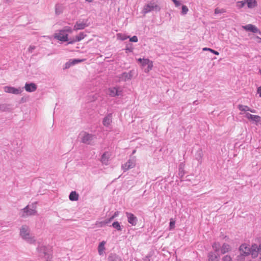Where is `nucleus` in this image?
<instances>
[{"instance_id": "f257e3e1", "label": "nucleus", "mask_w": 261, "mask_h": 261, "mask_svg": "<svg viewBox=\"0 0 261 261\" xmlns=\"http://www.w3.org/2000/svg\"><path fill=\"white\" fill-rule=\"evenodd\" d=\"M20 236L22 239L30 244H33L35 242L34 237L30 233L29 226L23 225L20 228Z\"/></svg>"}, {"instance_id": "f03ea898", "label": "nucleus", "mask_w": 261, "mask_h": 261, "mask_svg": "<svg viewBox=\"0 0 261 261\" xmlns=\"http://www.w3.org/2000/svg\"><path fill=\"white\" fill-rule=\"evenodd\" d=\"M39 255L44 258L46 261H51L52 255L50 248L43 245H39L37 248Z\"/></svg>"}, {"instance_id": "7ed1b4c3", "label": "nucleus", "mask_w": 261, "mask_h": 261, "mask_svg": "<svg viewBox=\"0 0 261 261\" xmlns=\"http://www.w3.org/2000/svg\"><path fill=\"white\" fill-rule=\"evenodd\" d=\"M160 9V6L156 2L151 1L144 6L142 12L143 14H146L151 11L159 12Z\"/></svg>"}, {"instance_id": "20e7f679", "label": "nucleus", "mask_w": 261, "mask_h": 261, "mask_svg": "<svg viewBox=\"0 0 261 261\" xmlns=\"http://www.w3.org/2000/svg\"><path fill=\"white\" fill-rule=\"evenodd\" d=\"M30 205H27L24 208L22 209L20 215L22 217H25L29 216L34 215L36 213V206L34 204L32 205V208H30Z\"/></svg>"}, {"instance_id": "39448f33", "label": "nucleus", "mask_w": 261, "mask_h": 261, "mask_svg": "<svg viewBox=\"0 0 261 261\" xmlns=\"http://www.w3.org/2000/svg\"><path fill=\"white\" fill-rule=\"evenodd\" d=\"M141 66L144 69V72L148 73L153 67V62L148 59H145L142 61V63L141 64Z\"/></svg>"}, {"instance_id": "423d86ee", "label": "nucleus", "mask_w": 261, "mask_h": 261, "mask_svg": "<svg viewBox=\"0 0 261 261\" xmlns=\"http://www.w3.org/2000/svg\"><path fill=\"white\" fill-rule=\"evenodd\" d=\"M108 93L111 97L122 95V89L120 87L110 88L108 89Z\"/></svg>"}, {"instance_id": "0eeeda50", "label": "nucleus", "mask_w": 261, "mask_h": 261, "mask_svg": "<svg viewBox=\"0 0 261 261\" xmlns=\"http://www.w3.org/2000/svg\"><path fill=\"white\" fill-rule=\"evenodd\" d=\"M244 117L255 123L256 125L261 122V117L258 115H252L249 113H245Z\"/></svg>"}, {"instance_id": "6e6552de", "label": "nucleus", "mask_w": 261, "mask_h": 261, "mask_svg": "<svg viewBox=\"0 0 261 261\" xmlns=\"http://www.w3.org/2000/svg\"><path fill=\"white\" fill-rule=\"evenodd\" d=\"M4 90L6 93L18 95L23 91V88L19 87L16 88L11 86H5L4 88Z\"/></svg>"}, {"instance_id": "1a4fd4ad", "label": "nucleus", "mask_w": 261, "mask_h": 261, "mask_svg": "<svg viewBox=\"0 0 261 261\" xmlns=\"http://www.w3.org/2000/svg\"><path fill=\"white\" fill-rule=\"evenodd\" d=\"M136 165V159L134 157L130 159L128 161L123 164L121 166L122 169L124 171H126L130 169L134 168Z\"/></svg>"}, {"instance_id": "9d476101", "label": "nucleus", "mask_w": 261, "mask_h": 261, "mask_svg": "<svg viewBox=\"0 0 261 261\" xmlns=\"http://www.w3.org/2000/svg\"><path fill=\"white\" fill-rule=\"evenodd\" d=\"M55 38L62 42L68 41V35L64 32L62 30L54 35Z\"/></svg>"}, {"instance_id": "9b49d317", "label": "nucleus", "mask_w": 261, "mask_h": 261, "mask_svg": "<svg viewBox=\"0 0 261 261\" xmlns=\"http://www.w3.org/2000/svg\"><path fill=\"white\" fill-rule=\"evenodd\" d=\"M125 215L127 218V221L132 226L136 225L138 219L133 214L126 212Z\"/></svg>"}, {"instance_id": "f8f14e48", "label": "nucleus", "mask_w": 261, "mask_h": 261, "mask_svg": "<svg viewBox=\"0 0 261 261\" xmlns=\"http://www.w3.org/2000/svg\"><path fill=\"white\" fill-rule=\"evenodd\" d=\"M242 28L247 31H250L254 33H258L260 35H261V32L259 31V30L254 25L252 24H248L245 25H243Z\"/></svg>"}, {"instance_id": "ddd939ff", "label": "nucleus", "mask_w": 261, "mask_h": 261, "mask_svg": "<svg viewBox=\"0 0 261 261\" xmlns=\"http://www.w3.org/2000/svg\"><path fill=\"white\" fill-rule=\"evenodd\" d=\"M251 248L246 244H242L240 247L241 256H245L250 254Z\"/></svg>"}, {"instance_id": "4468645a", "label": "nucleus", "mask_w": 261, "mask_h": 261, "mask_svg": "<svg viewBox=\"0 0 261 261\" xmlns=\"http://www.w3.org/2000/svg\"><path fill=\"white\" fill-rule=\"evenodd\" d=\"M80 135L82 136V142L88 144H90L93 138V136L92 135L86 133L85 132L81 134Z\"/></svg>"}, {"instance_id": "2eb2a0df", "label": "nucleus", "mask_w": 261, "mask_h": 261, "mask_svg": "<svg viewBox=\"0 0 261 261\" xmlns=\"http://www.w3.org/2000/svg\"><path fill=\"white\" fill-rule=\"evenodd\" d=\"M88 26V24L86 23V21H77L76 22L75 24L73 27V30L77 31L80 30H83L86 27Z\"/></svg>"}, {"instance_id": "dca6fc26", "label": "nucleus", "mask_w": 261, "mask_h": 261, "mask_svg": "<svg viewBox=\"0 0 261 261\" xmlns=\"http://www.w3.org/2000/svg\"><path fill=\"white\" fill-rule=\"evenodd\" d=\"M24 88L27 92H33L36 90L37 87L35 83H26Z\"/></svg>"}, {"instance_id": "f3484780", "label": "nucleus", "mask_w": 261, "mask_h": 261, "mask_svg": "<svg viewBox=\"0 0 261 261\" xmlns=\"http://www.w3.org/2000/svg\"><path fill=\"white\" fill-rule=\"evenodd\" d=\"M203 155V152L201 149H199L195 153V158L200 165L202 164Z\"/></svg>"}, {"instance_id": "a211bd4d", "label": "nucleus", "mask_w": 261, "mask_h": 261, "mask_svg": "<svg viewBox=\"0 0 261 261\" xmlns=\"http://www.w3.org/2000/svg\"><path fill=\"white\" fill-rule=\"evenodd\" d=\"M112 114H108L103 119V125L106 127H109L112 122Z\"/></svg>"}, {"instance_id": "6ab92c4d", "label": "nucleus", "mask_w": 261, "mask_h": 261, "mask_svg": "<svg viewBox=\"0 0 261 261\" xmlns=\"http://www.w3.org/2000/svg\"><path fill=\"white\" fill-rule=\"evenodd\" d=\"M257 249V245L256 244H253L252 245L250 254L251 255L252 258H255L258 256L259 252Z\"/></svg>"}, {"instance_id": "aec40b11", "label": "nucleus", "mask_w": 261, "mask_h": 261, "mask_svg": "<svg viewBox=\"0 0 261 261\" xmlns=\"http://www.w3.org/2000/svg\"><path fill=\"white\" fill-rule=\"evenodd\" d=\"M110 157V153L108 152H105L101 158V163L106 165H108Z\"/></svg>"}, {"instance_id": "412c9836", "label": "nucleus", "mask_w": 261, "mask_h": 261, "mask_svg": "<svg viewBox=\"0 0 261 261\" xmlns=\"http://www.w3.org/2000/svg\"><path fill=\"white\" fill-rule=\"evenodd\" d=\"M238 109L241 111L240 114L244 116L245 113H248V112L250 110V107L247 106L239 105L238 106Z\"/></svg>"}, {"instance_id": "4be33fe9", "label": "nucleus", "mask_w": 261, "mask_h": 261, "mask_svg": "<svg viewBox=\"0 0 261 261\" xmlns=\"http://www.w3.org/2000/svg\"><path fill=\"white\" fill-rule=\"evenodd\" d=\"M132 76V71H130L128 72H124L122 73L120 77L121 80L126 81L131 79Z\"/></svg>"}, {"instance_id": "5701e85b", "label": "nucleus", "mask_w": 261, "mask_h": 261, "mask_svg": "<svg viewBox=\"0 0 261 261\" xmlns=\"http://www.w3.org/2000/svg\"><path fill=\"white\" fill-rule=\"evenodd\" d=\"M230 246L226 243H224L221 247V253L222 254H225L230 250Z\"/></svg>"}, {"instance_id": "b1692460", "label": "nucleus", "mask_w": 261, "mask_h": 261, "mask_svg": "<svg viewBox=\"0 0 261 261\" xmlns=\"http://www.w3.org/2000/svg\"><path fill=\"white\" fill-rule=\"evenodd\" d=\"M246 4L249 9H253L257 6V2L256 0H245Z\"/></svg>"}, {"instance_id": "393cba45", "label": "nucleus", "mask_w": 261, "mask_h": 261, "mask_svg": "<svg viewBox=\"0 0 261 261\" xmlns=\"http://www.w3.org/2000/svg\"><path fill=\"white\" fill-rule=\"evenodd\" d=\"M109 261H122L121 257L116 254H111L108 257Z\"/></svg>"}, {"instance_id": "a878e982", "label": "nucleus", "mask_w": 261, "mask_h": 261, "mask_svg": "<svg viewBox=\"0 0 261 261\" xmlns=\"http://www.w3.org/2000/svg\"><path fill=\"white\" fill-rule=\"evenodd\" d=\"M106 244V242L103 241L101 242L98 246V251L99 254V255L103 254L104 251L105 250V245Z\"/></svg>"}, {"instance_id": "bb28decb", "label": "nucleus", "mask_w": 261, "mask_h": 261, "mask_svg": "<svg viewBox=\"0 0 261 261\" xmlns=\"http://www.w3.org/2000/svg\"><path fill=\"white\" fill-rule=\"evenodd\" d=\"M69 198L71 201H77L79 199V194L75 191H72L69 196Z\"/></svg>"}, {"instance_id": "cd10ccee", "label": "nucleus", "mask_w": 261, "mask_h": 261, "mask_svg": "<svg viewBox=\"0 0 261 261\" xmlns=\"http://www.w3.org/2000/svg\"><path fill=\"white\" fill-rule=\"evenodd\" d=\"M209 261H218L219 256L213 252H210L208 254Z\"/></svg>"}, {"instance_id": "c85d7f7f", "label": "nucleus", "mask_w": 261, "mask_h": 261, "mask_svg": "<svg viewBox=\"0 0 261 261\" xmlns=\"http://www.w3.org/2000/svg\"><path fill=\"white\" fill-rule=\"evenodd\" d=\"M185 164L182 163H180L178 167V175L182 177L185 174L184 172Z\"/></svg>"}, {"instance_id": "c756f323", "label": "nucleus", "mask_w": 261, "mask_h": 261, "mask_svg": "<svg viewBox=\"0 0 261 261\" xmlns=\"http://www.w3.org/2000/svg\"><path fill=\"white\" fill-rule=\"evenodd\" d=\"M212 247L214 250L215 252L217 253L219 251L220 249H221V244L219 242H215L213 243L212 245Z\"/></svg>"}, {"instance_id": "7c9ffc66", "label": "nucleus", "mask_w": 261, "mask_h": 261, "mask_svg": "<svg viewBox=\"0 0 261 261\" xmlns=\"http://www.w3.org/2000/svg\"><path fill=\"white\" fill-rule=\"evenodd\" d=\"M112 226L118 231H121L122 230L120 223L118 221L114 222L112 224Z\"/></svg>"}, {"instance_id": "2f4dec72", "label": "nucleus", "mask_w": 261, "mask_h": 261, "mask_svg": "<svg viewBox=\"0 0 261 261\" xmlns=\"http://www.w3.org/2000/svg\"><path fill=\"white\" fill-rule=\"evenodd\" d=\"M86 36V35L84 33L81 32L78 35H76L75 37L76 38V40L77 42H80L82 40H83Z\"/></svg>"}, {"instance_id": "473e14b6", "label": "nucleus", "mask_w": 261, "mask_h": 261, "mask_svg": "<svg viewBox=\"0 0 261 261\" xmlns=\"http://www.w3.org/2000/svg\"><path fill=\"white\" fill-rule=\"evenodd\" d=\"M62 12V7L60 4H57L55 7V13L57 15H59Z\"/></svg>"}, {"instance_id": "72a5a7b5", "label": "nucleus", "mask_w": 261, "mask_h": 261, "mask_svg": "<svg viewBox=\"0 0 261 261\" xmlns=\"http://www.w3.org/2000/svg\"><path fill=\"white\" fill-rule=\"evenodd\" d=\"M245 5H246V1L245 0L242 1H238L236 3V7L239 9L243 8Z\"/></svg>"}, {"instance_id": "f704fd0d", "label": "nucleus", "mask_w": 261, "mask_h": 261, "mask_svg": "<svg viewBox=\"0 0 261 261\" xmlns=\"http://www.w3.org/2000/svg\"><path fill=\"white\" fill-rule=\"evenodd\" d=\"M9 110V106L7 104L0 105V111L5 112Z\"/></svg>"}, {"instance_id": "c9c22d12", "label": "nucleus", "mask_w": 261, "mask_h": 261, "mask_svg": "<svg viewBox=\"0 0 261 261\" xmlns=\"http://www.w3.org/2000/svg\"><path fill=\"white\" fill-rule=\"evenodd\" d=\"M117 36H118V38L119 39H120L121 40H123V41L129 38V37L128 36H126V35L122 34H118L117 35Z\"/></svg>"}, {"instance_id": "e433bc0d", "label": "nucleus", "mask_w": 261, "mask_h": 261, "mask_svg": "<svg viewBox=\"0 0 261 261\" xmlns=\"http://www.w3.org/2000/svg\"><path fill=\"white\" fill-rule=\"evenodd\" d=\"M64 32H65V33H72L73 30V28L72 29L71 27H68V26H66L62 30Z\"/></svg>"}, {"instance_id": "4c0bfd02", "label": "nucleus", "mask_w": 261, "mask_h": 261, "mask_svg": "<svg viewBox=\"0 0 261 261\" xmlns=\"http://www.w3.org/2000/svg\"><path fill=\"white\" fill-rule=\"evenodd\" d=\"M189 11L188 7L185 5H182L181 7V14L185 15Z\"/></svg>"}, {"instance_id": "58836bf2", "label": "nucleus", "mask_w": 261, "mask_h": 261, "mask_svg": "<svg viewBox=\"0 0 261 261\" xmlns=\"http://www.w3.org/2000/svg\"><path fill=\"white\" fill-rule=\"evenodd\" d=\"M225 12H226V10L224 9L217 8L215 9V14H216L224 13Z\"/></svg>"}, {"instance_id": "ea45409f", "label": "nucleus", "mask_w": 261, "mask_h": 261, "mask_svg": "<svg viewBox=\"0 0 261 261\" xmlns=\"http://www.w3.org/2000/svg\"><path fill=\"white\" fill-rule=\"evenodd\" d=\"M84 60L83 59H72V60H71V61L72 62V64L73 65H75L76 64H78L79 63H81L82 62H83Z\"/></svg>"}, {"instance_id": "a19ab883", "label": "nucleus", "mask_w": 261, "mask_h": 261, "mask_svg": "<svg viewBox=\"0 0 261 261\" xmlns=\"http://www.w3.org/2000/svg\"><path fill=\"white\" fill-rule=\"evenodd\" d=\"M223 261H232V258L230 255H226L222 258Z\"/></svg>"}, {"instance_id": "79ce46f5", "label": "nucleus", "mask_w": 261, "mask_h": 261, "mask_svg": "<svg viewBox=\"0 0 261 261\" xmlns=\"http://www.w3.org/2000/svg\"><path fill=\"white\" fill-rule=\"evenodd\" d=\"M175 222L174 221H173L172 219L170 220V222L169 223V229L170 230H172V229L174 228V226H175Z\"/></svg>"}, {"instance_id": "37998d69", "label": "nucleus", "mask_w": 261, "mask_h": 261, "mask_svg": "<svg viewBox=\"0 0 261 261\" xmlns=\"http://www.w3.org/2000/svg\"><path fill=\"white\" fill-rule=\"evenodd\" d=\"M138 37L136 36H134L130 38H129V41L130 42H138Z\"/></svg>"}, {"instance_id": "c03bdc74", "label": "nucleus", "mask_w": 261, "mask_h": 261, "mask_svg": "<svg viewBox=\"0 0 261 261\" xmlns=\"http://www.w3.org/2000/svg\"><path fill=\"white\" fill-rule=\"evenodd\" d=\"M72 62L71 61V60H69L68 62H67L66 64H65V68H69L71 66H72Z\"/></svg>"}, {"instance_id": "a18cd8bd", "label": "nucleus", "mask_w": 261, "mask_h": 261, "mask_svg": "<svg viewBox=\"0 0 261 261\" xmlns=\"http://www.w3.org/2000/svg\"><path fill=\"white\" fill-rule=\"evenodd\" d=\"M113 219H111V217L108 219L106 220L105 221L100 222V223H103V224H107L109 223Z\"/></svg>"}, {"instance_id": "49530a36", "label": "nucleus", "mask_w": 261, "mask_h": 261, "mask_svg": "<svg viewBox=\"0 0 261 261\" xmlns=\"http://www.w3.org/2000/svg\"><path fill=\"white\" fill-rule=\"evenodd\" d=\"M119 214L118 211H116L114 213L113 215L111 217V219H114L115 218L117 217Z\"/></svg>"}, {"instance_id": "de8ad7c7", "label": "nucleus", "mask_w": 261, "mask_h": 261, "mask_svg": "<svg viewBox=\"0 0 261 261\" xmlns=\"http://www.w3.org/2000/svg\"><path fill=\"white\" fill-rule=\"evenodd\" d=\"M35 48V46L34 45H31L29 48H28V50L30 53H32L33 50H34Z\"/></svg>"}, {"instance_id": "09e8293b", "label": "nucleus", "mask_w": 261, "mask_h": 261, "mask_svg": "<svg viewBox=\"0 0 261 261\" xmlns=\"http://www.w3.org/2000/svg\"><path fill=\"white\" fill-rule=\"evenodd\" d=\"M76 42H77V41L76 40V38L75 37L73 39L70 40L69 41V42H68V44H73L74 43H75Z\"/></svg>"}, {"instance_id": "8fccbe9b", "label": "nucleus", "mask_w": 261, "mask_h": 261, "mask_svg": "<svg viewBox=\"0 0 261 261\" xmlns=\"http://www.w3.org/2000/svg\"><path fill=\"white\" fill-rule=\"evenodd\" d=\"M174 4L175 5V6L177 7L178 6H179L180 5H181V3L179 1H177V0H176L174 2Z\"/></svg>"}, {"instance_id": "3c124183", "label": "nucleus", "mask_w": 261, "mask_h": 261, "mask_svg": "<svg viewBox=\"0 0 261 261\" xmlns=\"http://www.w3.org/2000/svg\"><path fill=\"white\" fill-rule=\"evenodd\" d=\"M210 51L213 54L216 55H219V53L218 51L215 50H214L213 49L211 48V50H210Z\"/></svg>"}, {"instance_id": "603ef678", "label": "nucleus", "mask_w": 261, "mask_h": 261, "mask_svg": "<svg viewBox=\"0 0 261 261\" xmlns=\"http://www.w3.org/2000/svg\"><path fill=\"white\" fill-rule=\"evenodd\" d=\"M257 93L259 94V97H261V87L258 88Z\"/></svg>"}, {"instance_id": "864d4df0", "label": "nucleus", "mask_w": 261, "mask_h": 261, "mask_svg": "<svg viewBox=\"0 0 261 261\" xmlns=\"http://www.w3.org/2000/svg\"><path fill=\"white\" fill-rule=\"evenodd\" d=\"M145 58H139L138 59H137V61L139 63H140L141 64L142 63V61H143V60H144Z\"/></svg>"}, {"instance_id": "5fc2aeb1", "label": "nucleus", "mask_w": 261, "mask_h": 261, "mask_svg": "<svg viewBox=\"0 0 261 261\" xmlns=\"http://www.w3.org/2000/svg\"><path fill=\"white\" fill-rule=\"evenodd\" d=\"M248 112H250L252 113H256V110L255 109H251L250 108V110H249Z\"/></svg>"}, {"instance_id": "6e6d98bb", "label": "nucleus", "mask_w": 261, "mask_h": 261, "mask_svg": "<svg viewBox=\"0 0 261 261\" xmlns=\"http://www.w3.org/2000/svg\"><path fill=\"white\" fill-rule=\"evenodd\" d=\"M257 249L259 253H261V244H259V246H257Z\"/></svg>"}, {"instance_id": "4d7b16f0", "label": "nucleus", "mask_w": 261, "mask_h": 261, "mask_svg": "<svg viewBox=\"0 0 261 261\" xmlns=\"http://www.w3.org/2000/svg\"><path fill=\"white\" fill-rule=\"evenodd\" d=\"M256 38L258 40H257V42L258 43H261V38H260L258 36H256Z\"/></svg>"}, {"instance_id": "13d9d810", "label": "nucleus", "mask_w": 261, "mask_h": 261, "mask_svg": "<svg viewBox=\"0 0 261 261\" xmlns=\"http://www.w3.org/2000/svg\"><path fill=\"white\" fill-rule=\"evenodd\" d=\"M202 49L203 51H210V50H211V48L208 47H204Z\"/></svg>"}, {"instance_id": "bf43d9fd", "label": "nucleus", "mask_w": 261, "mask_h": 261, "mask_svg": "<svg viewBox=\"0 0 261 261\" xmlns=\"http://www.w3.org/2000/svg\"><path fill=\"white\" fill-rule=\"evenodd\" d=\"M99 225L100 226L102 227L104 225H105L106 224H103V223H100V222L98 223Z\"/></svg>"}, {"instance_id": "052dcab7", "label": "nucleus", "mask_w": 261, "mask_h": 261, "mask_svg": "<svg viewBox=\"0 0 261 261\" xmlns=\"http://www.w3.org/2000/svg\"><path fill=\"white\" fill-rule=\"evenodd\" d=\"M126 50H128V51H130H130H132V49H131V48H128V47L126 48Z\"/></svg>"}, {"instance_id": "680f3d73", "label": "nucleus", "mask_w": 261, "mask_h": 261, "mask_svg": "<svg viewBox=\"0 0 261 261\" xmlns=\"http://www.w3.org/2000/svg\"><path fill=\"white\" fill-rule=\"evenodd\" d=\"M193 104L195 105H197L198 104V101L197 100H195L193 102Z\"/></svg>"}, {"instance_id": "e2e57ef3", "label": "nucleus", "mask_w": 261, "mask_h": 261, "mask_svg": "<svg viewBox=\"0 0 261 261\" xmlns=\"http://www.w3.org/2000/svg\"><path fill=\"white\" fill-rule=\"evenodd\" d=\"M85 1L87 2L90 3V2H92L93 0H85Z\"/></svg>"}, {"instance_id": "0e129e2a", "label": "nucleus", "mask_w": 261, "mask_h": 261, "mask_svg": "<svg viewBox=\"0 0 261 261\" xmlns=\"http://www.w3.org/2000/svg\"><path fill=\"white\" fill-rule=\"evenodd\" d=\"M7 3H8L11 1V0H5Z\"/></svg>"}, {"instance_id": "69168bd1", "label": "nucleus", "mask_w": 261, "mask_h": 261, "mask_svg": "<svg viewBox=\"0 0 261 261\" xmlns=\"http://www.w3.org/2000/svg\"><path fill=\"white\" fill-rule=\"evenodd\" d=\"M259 73L261 74V69L259 70Z\"/></svg>"}, {"instance_id": "338daca9", "label": "nucleus", "mask_w": 261, "mask_h": 261, "mask_svg": "<svg viewBox=\"0 0 261 261\" xmlns=\"http://www.w3.org/2000/svg\"><path fill=\"white\" fill-rule=\"evenodd\" d=\"M135 152H136V150H134V151H133V154H134Z\"/></svg>"}, {"instance_id": "774afa93", "label": "nucleus", "mask_w": 261, "mask_h": 261, "mask_svg": "<svg viewBox=\"0 0 261 261\" xmlns=\"http://www.w3.org/2000/svg\"><path fill=\"white\" fill-rule=\"evenodd\" d=\"M96 98H97V97H94V98H93V100H95V99H96Z\"/></svg>"}]
</instances>
